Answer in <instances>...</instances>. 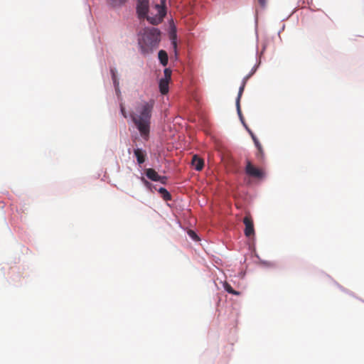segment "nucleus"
I'll use <instances>...</instances> for the list:
<instances>
[{"label":"nucleus","instance_id":"f257e3e1","mask_svg":"<svg viewBox=\"0 0 364 364\" xmlns=\"http://www.w3.org/2000/svg\"><path fill=\"white\" fill-rule=\"evenodd\" d=\"M155 105L154 100L143 101L135 108L130 116L141 136L147 139L150 132L151 113Z\"/></svg>","mask_w":364,"mask_h":364},{"label":"nucleus","instance_id":"f03ea898","mask_svg":"<svg viewBox=\"0 0 364 364\" xmlns=\"http://www.w3.org/2000/svg\"><path fill=\"white\" fill-rule=\"evenodd\" d=\"M161 39V33L156 28H145L139 38V46L143 55L150 54L156 49Z\"/></svg>","mask_w":364,"mask_h":364},{"label":"nucleus","instance_id":"7ed1b4c3","mask_svg":"<svg viewBox=\"0 0 364 364\" xmlns=\"http://www.w3.org/2000/svg\"><path fill=\"white\" fill-rule=\"evenodd\" d=\"M166 14L164 6L156 4L149 15L146 16L147 21L152 25L159 24Z\"/></svg>","mask_w":364,"mask_h":364},{"label":"nucleus","instance_id":"20e7f679","mask_svg":"<svg viewBox=\"0 0 364 364\" xmlns=\"http://www.w3.org/2000/svg\"><path fill=\"white\" fill-rule=\"evenodd\" d=\"M145 174L149 179L153 181H159L162 184H166L167 182V177L159 176L154 168L145 169Z\"/></svg>","mask_w":364,"mask_h":364},{"label":"nucleus","instance_id":"39448f33","mask_svg":"<svg viewBox=\"0 0 364 364\" xmlns=\"http://www.w3.org/2000/svg\"><path fill=\"white\" fill-rule=\"evenodd\" d=\"M149 11V0H138L136 11L140 18H146Z\"/></svg>","mask_w":364,"mask_h":364},{"label":"nucleus","instance_id":"423d86ee","mask_svg":"<svg viewBox=\"0 0 364 364\" xmlns=\"http://www.w3.org/2000/svg\"><path fill=\"white\" fill-rule=\"evenodd\" d=\"M243 223L245 225V235L246 237H251L255 235V229L253 220L250 215H246L243 219Z\"/></svg>","mask_w":364,"mask_h":364},{"label":"nucleus","instance_id":"0eeeda50","mask_svg":"<svg viewBox=\"0 0 364 364\" xmlns=\"http://www.w3.org/2000/svg\"><path fill=\"white\" fill-rule=\"evenodd\" d=\"M245 173L247 175L255 178H262L263 176V172L260 169L255 167L251 161L248 160L247 161Z\"/></svg>","mask_w":364,"mask_h":364},{"label":"nucleus","instance_id":"6e6552de","mask_svg":"<svg viewBox=\"0 0 364 364\" xmlns=\"http://www.w3.org/2000/svg\"><path fill=\"white\" fill-rule=\"evenodd\" d=\"M251 75H252V73L247 75L246 77H244V79L242 80V85H241V86H240V87L239 89L238 95H237V100H236L237 110L238 114L240 117H241V109H240V98H241L242 95L243 93V91H244L245 85L247 83V81L251 77Z\"/></svg>","mask_w":364,"mask_h":364},{"label":"nucleus","instance_id":"1a4fd4ad","mask_svg":"<svg viewBox=\"0 0 364 364\" xmlns=\"http://www.w3.org/2000/svg\"><path fill=\"white\" fill-rule=\"evenodd\" d=\"M191 164L196 171H201L204 166V161L197 155L192 158Z\"/></svg>","mask_w":364,"mask_h":364},{"label":"nucleus","instance_id":"9d476101","mask_svg":"<svg viewBox=\"0 0 364 364\" xmlns=\"http://www.w3.org/2000/svg\"><path fill=\"white\" fill-rule=\"evenodd\" d=\"M134 154L139 164H141L145 162L146 156L145 151L137 148L134 150Z\"/></svg>","mask_w":364,"mask_h":364},{"label":"nucleus","instance_id":"9b49d317","mask_svg":"<svg viewBox=\"0 0 364 364\" xmlns=\"http://www.w3.org/2000/svg\"><path fill=\"white\" fill-rule=\"evenodd\" d=\"M160 92L163 95H166L168 92V79H161L159 81Z\"/></svg>","mask_w":364,"mask_h":364},{"label":"nucleus","instance_id":"f8f14e48","mask_svg":"<svg viewBox=\"0 0 364 364\" xmlns=\"http://www.w3.org/2000/svg\"><path fill=\"white\" fill-rule=\"evenodd\" d=\"M158 56H159V60L160 63L164 66H166L168 64V60L167 53L164 50H161L159 51Z\"/></svg>","mask_w":364,"mask_h":364},{"label":"nucleus","instance_id":"ddd939ff","mask_svg":"<svg viewBox=\"0 0 364 364\" xmlns=\"http://www.w3.org/2000/svg\"><path fill=\"white\" fill-rule=\"evenodd\" d=\"M127 0H107V4L112 8H119L123 6Z\"/></svg>","mask_w":364,"mask_h":364},{"label":"nucleus","instance_id":"4468645a","mask_svg":"<svg viewBox=\"0 0 364 364\" xmlns=\"http://www.w3.org/2000/svg\"><path fill=\"white\" fill-rule=\"evenodd\" d=\"M158 191L164 200L168 201L171 200V196L170 193L165 188L161 187L158 190Z\"/></svg>","mask_w":364,"mask_h":364},{"label":"nucleus","instance_id":"2eb2a0df","mask_svg":"<svg viewBox=\"0 0 364 364\" xmlns=\"http://www.w3.org/2000/svg\"><path fill=\"white\" fill-rule=\"evenodd\" d=\"M223 287H224V289H225V290L226 291H228V293H230L231 294L236 295V296L240 295V291L234 290L232 289V287H231V285L229 283L226 282H224Z\"/></svg>","mask_w":364,"mask_h":364},{"label":"nucleus","instance_id":"dca6fc26","mask_svg":"<svg viewBox=\"0 0 364 364\" xmlns=\"http://www.w3.org/2000/svg\"><path fill=\"white\" fill-rule=\"evenodd\" d=\"M171 40L173 48L174 50L175 54L177 55V42H176V35L173 33L171 35Z\"/></svg>","mask_w":364,"mask_h":364},{"label":"nucleus","instance_id":"f3484780","mask_svg":"<svg viewBox=\"0 0 364 364\" xmlns=\"http://www.w3.org/2000/svg\"><path fill=\"white\" fill-rule=\"evenodd\" d=\"M255 144L258 149L257 156L262 157L263 156V149H262V145L259 143V140H255Z\"/></svg>","mask_w":364,"mask_h":364},{"label":"nucleus","instance_id":"a211bd4d","mask_svg":"<svg viewBox=\"0 0 364 364\" xmlns=\"http://www.w3.org/2000/svg\"><path fill=\"white\" fill-rule=\"evenodd\" d=\"M188 233L189 236H190L192 239H193L194 240H196V241L199 240V237H198V235H196V233L194 231H193V230H190L188 232Z\"/></svg>","mask_w":364,"mask_h":364},{"label":"nucleus","instance_id":"6ab92c4d","mask_svg":"<svg viewBox=\"0 0 364 364\" xmlns=\"http://www.w3.org/2000/svg\"><path fill=\"white\" fill-rule=\"evenodd\" d=\"M171 71L168 68H166L164 70V79H168L169 80L171 79Z\"/></svg>","mask_w":364,"mask_h":364},{"label":"nucleus","instance_id":"aec40b11","mask_svg":"<svg viewBox=\"0 0 364 364\" xmlns=\"http://www.w3.org/2000/svg\"><path fill=\"white\" fill-rule=\"evenodd\" d=\"M111 74H112V78L113 80V82H114V85H116L117 84H118V82H117L116 72H115L114 69H111Z\"/></svg>","mask_w":364,"mask_h":364},{"label":"nucleus","instance_id":"412c9836","mask_svg":"<svg viewBox=\"0 0 364 364\" xmlns=\"http://www.w3.org/2000/svg\"><path fill=\"white\" fill-rule=\"evenodd\" d=\"M120 110H121V113L123 115V117L124 118H127V112H126L125 108L122 104L120 105Z\"/></svg>","mask_w":364,"mask_h":364},{"label":"nucleus","instance_id":"4be33fe9","mask_svg":"<svg viewBox=\"0 0 364 364\" xmlns=\"http://www.w3.org/2000/svg\"><path fill=\"white\" fill-rule=\"evenodd\" d=\"M141 181L144 183V184L149 188H151V183H149L147 180H146L144 177H141Z\"/></svg>","mask_w":364,"mask_h":364},{"label":"nucleus","instance_id":"5701e85b","mask_svg":"<svg viewBox=\"0 0 364 364\" xmlns=\"http://www.w3.org/2000/svg\"><path fill=\"white\" fill-rule=\"evenodd\" d=\"M261 6L264 7L266 5L267 0H257Z\"/></svg>","mask_w":364,"mask_h":364},{"label":"nucleus","instance_id":"b1692460","mask_svg":"<svg viewBox=\"0 0 364 364\" xmlns=\"http://www.w3.org/2000/svg\"><path fill=\"white\" fill-rule=\"evenodd\" d=\"M160 1H161V4L159 5L164 6V8L166 9L165 4H166V0H160Z\"/></svg>","mask_w":364,"mask_h":364},{"label":"nucleus","instance_id":"393cba45","mask_svg":"<svg viewBox=\"0 0 364 364\" xmlns=\"http://www.w3.org/2000/svg\"><path fill=\"white\" fill-rule=\"evenodd\" d=\"M251 135H252V139H253L254 142L255 141V140H258L257 139V137L253 134L251 133Z\"/></svg>","mask_w":364,"mask_h":364}]
</instances>
